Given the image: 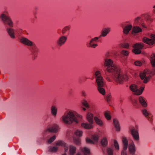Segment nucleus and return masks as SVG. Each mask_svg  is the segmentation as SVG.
I'll use <instances>...</instances> for the list:
<instances>
[{
	"label": "nucleus",
	"mask_w": 155,
	"mask_h": 155,
	"mask_svg": "<svg viewBox=\"0 0 155 155\" xmlns=\"http://www.w3.org/2000/svg\"><path fill=\"white\" fill-rule=\"evenodd\" d=\"M104 66L107 67L106 71L112 74L113 78L116 82L121 84L124 78L119 67L115 64L113 60L109 58L104 59Z\"/></svg>",
	"instance_id": "1"
},
{
	"label": "nucleus",
	"mask_w": 155,
	"mask_h": 155,
	"mask_svg": "<svg viewBox=\"0 0 155 155\" xmlns=\"http://www.w3.org/2000/svg\"><path fill=\"white\" fill-rule=\"evenodd\" d=\"M8 13V11H4L0 15V18L4 24H7L10 27L7 28V31L12 38H15V30L12 28L13 25V23L10 18L6 15Z\"/></svg>",
	"instance_id": "2"
},
{
	"label": "nucleus",
	"mask_w": 155,
	"mask_h": 155,
	"mask_svg": "<svg viewBox=\"0 0 155 155\" xmlns=\"http://www.w3.org/2000/svg\"><path fill=\"white\" fill-rule=\"evenodd\" d=\"M61 120L65 124H70L74 122L78 124L79 121L75 112L71 110L65 112L61 117Z\"/></svg>",
	"instance_id": "3"
},
{
	"label": "nucleus",
	"mask_w": 155,
	"mask_h": 155,
	"mask_svg": "<svg viewBox=\"0 0 155 155\" xmlns=\"http://www.w3.org/2000/svg\"><path fill=\"white\" fill-rule=\"evenodd\" d=\"M20 41L26 45L32 47L31 51L32 55V59L33 60H35L37 57V54L38 51V48L35 44L24 37L21 38L20 39Z\"/></svg>",
	"instance_id": "4"
},
{
	"label": "nucleus",
	"mask_w": 155,
	"mask_h": 155,
	"mask_svg": "<svg viewBox=\"0 0 155 155\" xmlns=\"http://www.w3.org/2000/svg\"><path fill=\"white\" fill-rule=\"evenodd\" d=\"M94 75L98 91L102 95L105 94V91L103 88L104 84V79L102 76L101 72L99 70H97L95 72Z\"/></svg>",
	"instance_id": "5"
},
{
	"label": "nucleus",
	"mask_w": 155,
	"mask_h": 155,
	"mask_svg": "<svg viewBox=\"0 0 155 155\" xmlns=\"http://www.w3.org/2000/svg\"><path fill=\"white\" fill-rule=\"evenodd\" d=\"M151 70L148 69L145 70L143 72L140 74V76L141 79H143V82L145 83H147L150 79L151 77V74H155V67H152Z\"/></svg>",
	"instance_id": "6"
},
{
	"label": "nucleus",
	"mask_w": 155,
	"mask_h": 155,
	"mask_svg": "<svg viewBox=\"0 0 155 155\" xmlns=\"http://www.w3.org/2000/svg\"><path fill=\"white\" fill-rule=\"evenodd\" d=\"M130 88L133 94L137 95H140L144 90V87H142L138 88V87L135 84L131 85Z\"/></svg>",
	"instance_id": "7"
},
{
	"label": "nucleus",
	"mask_w": 155,
	"mask_h": 155,
	"mask_svg": "<svg viewBox=\"0 0 155 155\" xmlns=\"http://www.w3.org/2000/svg\"><path fill=\"white\" fill-rule=\"evenodd\" d=\"M143 47V44L139 43L135 44L133 46L132 51L135 54H140L141 52V50Z\"/></svg>",
	"instance_id": "8"
},
{
	"label": "nucleus",
	"mask_w": 155,
	"mask_h": 155,
	"mask_svg": "<svg viewBox=\"0 0 155 155\" xmlns=\"http://www.w3.org/2000/svg\"><path fill=\"white\" fill-rule=\"evenodd\" d=\"M136 129L134 128L131 129V133L134 140L138 141L140 140L139 135L137 126H136Z\"/></svg>",
	"instance_id": "9"
},
{
	"label": "nucleus",
	"mask_w": 155,
	"mask_h": 155,
	"mask_svg": "<svg viewBox=\"0 0 155 155\" xmlns=\"http://www.w3.org/2000/svg\"><path fill=\"white\" fill-rule=\"evenodd\" d=\"M150 38L144 37L143 39V41L150 45H152L155 43V35L151 34L150 36Z\"/></svg>",
	"instance_id": "10"
},
{
	"label": "nucleus",
	"mask_w": 155,
	"mask_h": 155,
	"mask_svg": "<svg viewBox=\"0 0 155 155\" xmlns=\"http://www.w3.org/2000/svg\"><path fill=\"white\" fill-rule=\"evenodd\" d=\"M67 39V36L62 35L60 36L57 41V43L59 46H62L66 42Z\"/></svg>",
	"instance_id": "11"
},
{
	"label": "nucleus",
	"mask_w": 155,
	"mask_h": 155,
	"mask_svg": "<svg viewBox=\"0 0 155 155\" xmlns=\"http://www.w3.org/2000/svg\"><path fill=\"white\" fill-rule=\"evenodd\" d=\"M56 146H63L65 152L68 151V147L67 144L62 140H59L56 143Z\"/></svg>",
	"instance_id": "12"
},
{
	"label": "nucleus",
	"mask_w": 155,
	"mask_h": 155,
	"mask_svg": "<svg viewBox=\"0 0 155 155\" xmlns=\"http://www.w3.org/2000/svg\"><path fill=\"white\" fill-rule=\"evenodd\" d=\"M99 117L100 114H98L97 115L94 117V119L96 124L102 127L104 126V123Z\"/></svg>",
	"instance_id": "13"
},
{
	"label": "nucleus",
	"mask_w": 155,
	"mask_h": 155,
	"mask_svg": "<svg viewBox=\"0 0 155 155\" xmlns=\"http://www.w3.org/2000/svg\"><path fill=\"white\" fill-rule=\"evenodd\" d=\"M128 147L129 153L131 155L134 154L136 152V147L134 143H129Z\"/></svg>",
	"instance_id": "14"
},
{
	"label": "nucleus",
	"mask_w": 155,
	"mask_h": 155,
	"mask_svg": "<svg viewBox=\"0 0 155 155\" xmlns=\"http://www.w3.org/2000/svg\"><path fill=\"white\" fill-rule=\"evenodd\" d=\"M110 31V29L109 28L103 29L101 31V34L99 36L100 38L102 37H105L109 33Z\"/></svg>",
	"instance_id": "15"
},
{
	"label": "nucleus",
	"mask_w": 155,
	"mask_h": 155,
	"mask_svg": "<svg viewBox=\"0 0 155 155\" xmlns=\"http://www.w3.org/2000/svg\"><path fill=\"white\" fill-rule=\"evenodd\" d=\"M69 155H74L76 151V147L73 145H70L69 147Z\"/></svg>",
	"instance_id": "16"
},
{
	"label": "nucleus",
	"mask_w": 155,
	"mask_h": 155,
	"mask_svg": "<svg viewBox=\"0 0 155 155\" xmlns=\"http://www.w3.org/2000/svg\"><path fill=\"white\" fill-rule=\"evenodd\" d=\"M150 63L152 67H155V54L153 53L150 55Z\"/></svg>",
	"instance_id": "17"
},
{
	"label": "nucleus",
	"mask_w": 155,
	"mask_h": 155,
	"mask_svg": "<svg viewBox=\"0 0 155 155\" xmlns=\"http://www.w3.org/2000/svg\"><path fill=\"white\" fill-rule=\"evenodd\" d=\"M51 113L54 117H56L57 114L58 109L57 107L54 105H52L51 107Z\"/></svg>",
	"instance_id": "18"
},
{
	"label": "nucleus",
	"mask_w": 155,
	"mask_h": 155,
	"mask_svg": "<svg viewBox=\"0 0 155 155\" xmlns=\"http://www.w3.org/2000/svg\"><path fill=\"white\" fill-rule=\"evenodd\" d=\"M91 123L83 122L81 123V127L86 129H91L93 127V124Z\"/></svg>",
	"instance_id": "19"
},
{
	"label": "nucleus",
	"mask_w": 155,
	"mask_h": 155,
	"mask_svg": "<svg viewBox=\"0 0 155 155\" xmlns=\"http://www.w3.org/2000/svg\"><path fill=\"white\" fill-rule=\"evenodd\" d=\"M93 114L90 112H88L86 115V119L89 123H94Z\"/></svg>",
	"instance_id": "20"
},
{
	"label": "nucleus",
	"mask_w": 155,
	"mask_h": 155,
	"mask_svg": "<svg viewBox=\"0 0 155 155\" xmlns=\"http://www.w3.org/2000/svg\"><path fill=\"white\" fill-rule=\"evenodd\" d=\"M122 141L123 145V149L127 150L129 145L127 139L125 137H123L122 138Z\"/></svg>",
	"instance_id": "21"
},
{
	"label": "nucleus",
	"mask_w": 155,
	"mask_h": 155,
	"mask_svg": "<svg viewBox=\"0 0 155 155\" xmlns=\"http://www.w3.org/2000/svg\"><path fill=\"white\" fill-rule=\"evenodd\" d=\"M139 101L141 105L143 107H146L147 104L144 98L142 96H140L138 98Z\"/></svg>",
	"instance_id": "22"
},
{
	"label": "nucleus",
	"mask_w": 155,
	"mask_h": 155,
	"mask_svg": "<svg viewBox=\"0 0 155 155\" xmlns=\"http://www.w3.org/2000/svg\"><path fill=\"white\" fill-rule=\"evenodd\" d=\"M81 152L84 153V155H90L89 149L86 147H83L80 148Z\"/></svg>",
	"instance_id": "23"
},
{
	"label": "nucleus",
	"mask_w": 155,
	"mask_h": 155,
	"mask_svg": "<svg viewBox=\"0 0 155 155\" xmlns=\"http://www.w3.org/2000/svg\"><path fill=\"white\" fill-rule=\"evenodd\" d=\"M132 28V25H128L125 26L123 29V32L125 34H127Z\"/></svg>",
	"instance_id": "24"
},
{
	"label": "nucleus",
	"mask_w": 155,
	"mask_h": 155,
	"mask_svg": "<svg viewBox=\"0 0 155 155\" xmlns=\"http://www.w3.org/2000/svg\"><path fill=\"white\" fill-rule=\"evenodd\" d=\"M113 123L116 130L118 131H120V128L118 121L117 120L114 119L113 120Z\"/></svg>",
	"instance_id": "25"
},
{
	"label": "nucleus",
	"mask_w": 155,
	"mask_h": 155,
	"mask_svg": "<svg viewBox=\"0 0 155 155\" xmlns=\"http://www.w3.org/2000/svg\"><path fill=\"white\" fill-rule=\"evenodd\" d=\"M70 29V27L69 26L65 27L62 30V34L63 35L66 34L67 35H68L69 34Z\"/></svg>",
	"instance_id": "26"
},
{
	"label": "nucleus",
	"mask_w": 155,
	"mask_h": 155,
	"mask_svg": "<svg viewBox=\"0 0 155 155\" xmlns=\"http://www.w3.org/2000/svg\"><path fill=\"white\" fill-rule=\"evenodd\" d=\"M106 153L107 155H113L114 149L112 147H108L106 149Z\"/></svg>",
	"instance_id": "27"
},
{
	"label": "nucleus",
	"mask_w": 155,
	"mask_h": 155,
	"mask_svg": "<svg viewBox=\"0 0 155 155\" xmlns=\"http://www.w3.org/2000/svg\"><path fill=\"white\" fill-rule=\"evenodd\" d=\"M132 31L133 32L136 33L141 32L142 30L138 26H135L133 27Z\"/></svg>",
	"instance_id": "28"
},
{
	"label": "nucleus",
	"mask_w": 155,
	"mask_h": 155,
	"mask_svg": "<svg viewBox=\"0 0 155 155\" xmlns=\"http://www.w3.org/2000/svg\"><path fill=\"white\" fill-rule=\"evenodd\" d=\"M108 143L107 139L106 137L103 138L101 140V144L103 146H107Z\"/></svg>",
	"instance_id": "29"
},
{
	"label": "nucleus",
	"mask_w": 155,
	"mask_h": 155,
	"mask_svg": "<svg viewBox=\"0 0 155 155\" xmlns=\"http://www.w3.org/2000/svg\"><path fill=\"white\" fill-rule=\"evenodd\" d=\"M58 126L57 125H55L51 128L50 131L52 132L56 133L58 132Z\"/></svg>",
	"instance_id": "30"
},
{
	"label": "nucleus",
	"mask_w": 155,
	"mask_h": 155,
	"mask_svg": "<svg viewBox=\"0 0 155 155\" xmlns=\"http://www.w3.org/2000/svg\"><path fill=\"white\" fill-rule=\"evenodd\" d=\"M58 148L56 146H51L49 148V150L50 152H55L58 150Z\"/></svg>",
	"instance_id": "31"
},
{
	"label": "nucleus",
	"mask_w": 155,
	"mask_h": 155,
	"mask_svg": "<svg viewBox=\"0 0 155 155\" xmlns=\"http://www.w3.org/2000/svg\"><path fill=\"white\" fill-rule=\"evenodd\" d=\"M114 145L116 150H119L120 147L119 144L117 141L115 140H114Z\"/></svg>",
	"instance_id": "32"
},
{
	"label": "nucleus",
	"mask_w": 155,
	"mask_h": 155,
	"mask_svg": "<svg viewBox=\"0 0 155 155\" xmlns=\"http://www.w3.org/2000/svg\"><path fill=\"white\" fill-rule=\"evenodd\" d=\"M83 132L82 130H76L74 132L75 135L78 137H81L82 135Z\"/></svg>",
	"instance_id": "33"
},
{
	"label": "nucleus",
	"mask_w": 155,
	"mask_h": 155,
	"mask_svg": "<svg viewBox=\"0 0 155 155\" xmlns=\"http://www.w3.org/2000/svg\"><path fill=\"white\" fill-rule=\"evenodd\" d=\"M86 45L88 47H91L95 48L98 45L97 44L94 43H87Z\"/></svg>",
	"instance_id": "34"
},
{
	"label": "nucleus",
	"mask_w": 155,
	"mask_h": 155,
	"mask_svg": "<svg viewBox=\"0 0 155 155\" xmlns=\"http://www.w3.org/2000/svg\"><path fill=\"white\" fill-rule=\"evenodd\" d=\"M74 143L78 145H80L81 143V140L80 138L74 137L73 138Z\"/></svg>",
	"instance_id": "35"
},
{
	"label": "nucleus",
	"mask_w": 155,
	"mask_h": 155,
	"mask_svg": "<svg viewBox=\"0 0 155 155\" xmlns=\"http://www.w3.org/2000/svg\"><path fill=\"white\" fill-rule=\"evenodd\" d=\"M104 116L108 120H110L111 119V117L110 115V112L109 111L105 112Z\"/></svg>",
	"instance_id": "36"
},
{
	"label": "nucleus",
	"mask_w": 155,
	"mask_h": 155,
	"mask_svg": "<svg viewBox=\"0 0 155 155\" xmlns=\"http://www.w3.org/2000/svg\"><path fill=\"white\" fill-rule=\"evenodd\" d=\"M92 139L95 142H96L98 141L99 138V136L97 134H95L93 135L92 137Z\"/></svg>",
	"instance_id": "37"
},
{
	"label": "nucleus",
	"mask_w": 155,
	"mask_h": 155,
	"mask_svg": "<svg viewBox=\"0 0 155 155\" xmlns=\"http://www.w3.org/2000/svg\"><path fill=\"white\" fill-rule=\"evenodd\" d=\"M100 38L99 36L98 37H95L91 39L90 41L87 42V43H94V42L96 41Z\"/></svg>",
	"instance_id": "38"
},
{
	"label": "nucleus",
	"mask_w": 155,
	"mask_h": 155,
	"mask_svg": "<svg viewBox=\"0 0 155 155\" xmlns=\"http://www.w3.org/2000/svg\"><path fill=\"white\" fill-rule=\"evenodd\" d=\"M56 139V136H53L51 137L47 141V143L50 144L52 142Z\"/></svg>",
	"instance_id": "39"
},
{
	"label": "nucleus",
	"mask_w": 155,
	"mask_h": 155,
	"mask_svg": "<svg viewBox=\"0 0 155 155\" xmlns=\"http://www.w3.org/2000/svg\"><path fill=\"white\" fill-rule=\"evenodd\" d=\"M142 112L143 114L146 117H147L149 114V113L147 110L146 109H143L142 110Z\"/></svg>",
	"instance_id": "40"
},
{
	"label": "nucleus",
	"mask_w": 155,
	"mask_h": 155,
	"mask_svg": "<svg viewBox=\"0 0 155 155\" xmlns=\"http://www.w3.org/2000/svg\"><path fill=\"white\" fill-rule=\"evenodd\" d=\"M82 103L83 105L86 108H89V106L88 104L87 101L86 100H84L83 102H82Z\"/></svg>",
	"instance_id": "41"
},
{
	"label": "nucleus",
	"mask_w": 155,
	"mask_h": 155,
	"mask_svg": "<svg viewBox=\"0 0 155 155\" xmlns=\"http://www.w3.org/2000/svg\"><path fill=\"white\" fill-rule=\"evenodd\" d=\"M104 77L107 81L110 82H111L112 81V80L110 79L109 76L107 74V73L106 72H105Z\"/></svg>",
	"instance_id": "42"
},
{
	"label": "nucleus",
	"mask_w": 155,
	"mask_h": 155,
	"mask_svg": "<svg viewBox=\"0 0 155 155\" xmlns=\"http://www.w3.org/2000/svg\"><path fill=\"white\" fill-rule=\"evenodd\" d=\"M134 64L136 66H140L142 65V63L140 61H137L134 62Z\"/></svg>",
	"instance_id": "43"
},
{
	"label": "nucleus",
	"mask_w": 155,
	"mask_h": 155,
	"mask_svg": "<svg viewBox=\"0 0 155 155\" xmlns=\"http://www.w3.org/2000/svg\"><path fill=\"white\" fill-rule=\"evenodd\" d=\"M129 52L126 50H123L121 51V54L125 56H128L129 54Z\"/></svg>",
	"instance_id": "44"
},
{
	"label": "nucleus",
	"mask_w": 155,
	"mask_h": 155,
	"mask_svg": "<svg viewBox=\"0 0 155 155\" xmlns=\"http://www.w3.org/2000/svg\"><path fill=\"white\" fill-rule=\"evenodd\" d=\"M86 142L87 143H94V142L93 141L91 140V139L89 138H86Z\"/></svg>",
	"instance_id": "45"
},
{
	"label": "nucleus",
	"mask_w": 155,
	"mask_h": 155,
	"mask_svg": "<svg viewBox=\"0 0 155 155\" xmlns=\"http://www.w3.org/2000/svg\"><path fill=\"white\" fill-rule=\"evenodd\" d=\"M121 155H127V150L123 149L121 152Z\"/></svg>",
	"instance_id": "46"
},
{
	"label": "nucleus",
	"mask_w": 155,
	"mask_h": 155,
	"mask_svg": "<svg viewBox=\"0 0 155 155\" xmlns=\"http://www.w3.org/2000/svg\"><path fill=\"white\" fill-rule=\"evenodd\" d=\"M82 95L83 96H86V94L85 92L84 91H83L82 92Z\"/></svg>",
	"instance_id": "47"
},
{
	"label": "nucleus",
	"mask_w": 155,
	"mask_h": 155,
	"mask_svg": "<svg viewBox=\"0 0 155 155\" xmlns=\"http://www.w3.org/2000/svg\"><path fill=\"white\" fill-rule=\"evenodd\" d=\"M111 98V96L110 95H109L107 96V100H108V99H110Z\"/></svg>",
	"instance_id": "48"
},
{
	"label": "nucleus",
	"mask_w": 155,
	"mask_h": 155,
	"mask_svg": "<svg viewBox=\"0 0 155 155\" xmlns=\"http://www.w3.org/2000/svg\"><path fill=\"white\" fill-rule=\"evenodd\" d=\"M76 155H81V154L80 152H79L76 153Z\"/></svg>",
	"instance_id": "49"
},
{
	"label": "nucleus",
	"mask_w": 155,
	"mask_h": 155,
	"mask_svg": "<svg viewBox=\"0 0 155 155\" xmlns=\"http://www.w3.org/2000/svg\"><path fill=\"white\" fill-rule=\"evenodd\" d=\"M140 19L139 17H137L135 18V21L136 22H137V21L138 20Z\"/></svg>",
	"instance_id": "50"
},
{
	"label": "nucleus",
	"mask_w": 155,
	"mask_h": 155,
	"mask_svg": "<svg viewBox=\"0 0 155 155\" xmlns=\"http://www.w3.org/2000/svg\"><path fill=\"white\" fill-rule=\"evenodd\" d=\"M82 109L83 110H84V111H85L86 110V109L85 107H83L82 108Z\"/></svg>",
	"instance_id": "51"
},
{
	"label": "nucleus",
	"mask_w": 155,
	"mask_h": 155,
	"mask_svg": "<svg viewBox=\"0 0 155 155\" xmlns=\"http://www.w3.org/2000/svg\"><path fill=\"white\" fill-rule=\"evenodd\" d=\"M128 47H129V45L127 44L126 45V46H125V47H126V48H127Z\"/></svg>",
	"instance_id": "52"
},
{
	"label": "nucleus",
	"mask_w": 155,
	"mask_h": 155,
	"mask_svg": "<svg viewBox=\"0 0 155 155\" xmlns=\"http://www.w3.org/2000/svg\"><path fill=\"white\" fill-rule=\"evenodd\" d=\"M78 116L80 118H82V116L81 115H78Z\"/></svg>",
	"instance_id": "53"
},
{
	"label": "nucleus",
	"mask_w": 155,
	"mask_h": 155,
	"mask_svg": "<svg viewBox=\"0 0 155 155\" xmlns=\"http://www.w3.org/2000/svg\"><path fill=\"white\" fill-rule=\"evenodd\" d=\"M134 103L135 104H137V102L136 101H135V102H134Z\"/></svg>",
	"instance_id": "54"
},
{
	"label": "nucleus",
	"mask_w": 155,
	"mask_h": 155,
	"mask_svg": "<svg viewBox=\"0 0 155 155\" xmlns=\"http://www.w3.org/2000/svg\"><path fill=\"white\" fill-rule=\"evenodd\" d=\"M110 99H109V98H108V100H107L108 101H110Z\"/></svg>",
	"instance_id": "55"
},
{
	"label": "nucleus",
	"mask_w": 155,
	"mask_h": 155,
	"mask_svg": "<svg viewBox=\"0 0 155 155\" xmlns=\"http://www.w3.org/2000/svg\"><path fill=\"white\" fill-rule=\"evenodd\" d=\"M61 155H67L66 153H64Z\"/></svg>",
	"instance_id": "56"
},
{
	"label": "nucleus",
	"mask_w": 155,
	"mask_h": 155,
	"mask_svg": "<svg viewBox=\"0 0 155 155\" xmlns=\"http://www.w3.org/2000/svg\"><path fill=\"white\" fill-rule=\"evenodd\" d=\"M137 155V154H135V155L133 154V155Z\"/></svg>",
	"instance_id": "57"
}]
</instances>
